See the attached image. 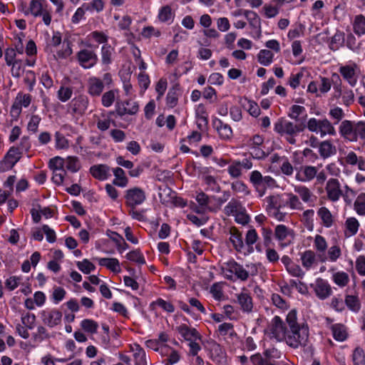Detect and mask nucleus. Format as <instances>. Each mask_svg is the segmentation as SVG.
Here are the masks:
<instances>
[{
	"mask_svg": "<svg viewBox=\"0 0 365 365\" xmlns=\"http://www.w3.org/2000/svg\"><path fill=\"white\" fill-rule=\"evenodd\" d=\"M296 170L297 173L295 178L302 182H310L314 180L318 171L317 168L312 165H303Z\"/></svg>",
	"mask_w": 365,
	"mask_h": 365,
	"instance_id": "nucleus-13",
	"label": "nucleus"
},
{
	"mask_svg": "<svg viewBox=\"0 0 365 365\" xmlns=\"http://www.w3.org/2000/svg\"><path fill=\"white\" fill-rule=\"evenodd\" d=\"M345 225L347 230L349 232L350 235H354L356 234L359 230V223L355 217L348 218L346 220Z\"/></svg>",
	"mask_w": 365,
	"mask_h": 365,
	"instance_id": "nucleus-55",
	"label": "nucleus"
},
{
	"mask_svg": "<svg viewBox=\"0 0 365 365\" xmlns=\"http://www.w3.org/2000/svg\"><path fill=\"white\" fill-rule=\"evenodd\" d=\"M319 153L322 158L326 159L335 155L336 148L329 140H324L319 144Z\"/></svg>",
	"mask_w": 365,
	"mask_h": 365,
	"instance_id": "nucleus-22",
	"label": "nucleus"
},
{
	"mask_svg": "<svg viewBox=\"0 0 365 365\" xmlns=\"http://www.w3.org/2000/svg\"><path fill=\"white\" fill-rule=\"evenodd\" d=\"M317 214L322 220V222L325 227H329L332 225V215L327 207H320L317 212Z\"/></svg>",
	"mask_w": 365,
	"mask_h": 365,
	"instance_id": "nucleus-37",
	"label": "nucleus"
},
{
	"mask_svg": "<svg viewBox=\"0 0 365 365\" xmlns=\"http://www.w3.org/2000/svg\"><path fill=\"white\" fill-rule=\"evenodd\" d=\"M113 48L108 43L103 44L101 47V61L102 63L108 65L112 62V56Z\"/></svg>",
	"mask_w": 365,
	"mask_h": 365,
	"instance_id": "nucleus-39",
	"label": "nucleus"
},
{
	"mask_svg": "<svg viewBox=\"0 0 365 365\" xmlns=\"http://www.w3.org/2000/svg\"><path fill=\"white\" fill-rule=\"evenodd\" d=\"M131 349L133 351L135 365H147L148 361L144 349L138 344H134Z\"/></svg>",
	"mask_w": 365,
	"mask_h": 365,
	"instance_id": "nucleus-24",
	"label": "nucleus"
},
{
	"mask_svg": "<svg viewBox=\"0 0 365 365\" xmlns=\"http://www.w3.org/2000/svg\"><path fill=\"white\" fill-rule=\"evenodd\" d=\"M263 355L265 357L266 360H267V363L273 364L274 365H279L278 361L276 359L281 358L282 353L280 351L275 348H272L265 350L263 352Z\"/></svg>",
	"mask_w": 365,
	"mask_h": 365,
	"instance_id": "nucleus-33",
	"label": "nucleus"
},
{
	"mask_svg": "<svg viewBox=\"0 0 365 365\" xmlns=\"http://www.w3.org/2000/svg\"><path fill=\"white\" fill-rule=\"evenodd\" d=\"M327 198L331 202H336L342 195L339 181L336 178H330L325 187Z\"/></svg>",
	"mask_w": 365,
	"mask_h": 365,
	"instance_id": "nucleus-12",
	"label": "nucleus"
},
{
	"mask_svg": "<svg viewBox=\"0 0 365 365\" xmlns=\"http://www.w3.org/2000/svg\"><path fill=\"white\" fill-rule=\"evenodd\" d=\"M276 186V181L271 176H264L262 181V187L259 189L258 192L262 197L264 195L267 187H274Z\"/></svg>",
	"mask_w": 365,
	"mask_h": 365,
	"instance_id": "nucleus-49",
	"label": "nucleus"
},
{
	"mask_svg": "<svg viewBox=\"0 0 365 365\" xmlns=\"http://www.w3.org/2000/svg\"><path fill=\"white\" fill-rule=\"evenodd\" d=\"M98 263L101 266L106 267L112 272H119L120 271L119 262L115 258H100Z\"/></svg>",
	"mask_w": 365,
	"mask_h": 365,
	"instance_id": "nucleus-31",
	"label": "nucleus"
},
{
	"mask_svg": "<svg viewBox=\"0 0 365 365\" xmlns=\"http://www.w3.org/2000/svg\"><path fill=\"white\" fill-rule=\"evenodd\" d=\"M76 57L79 65L86 69L93 68L98 60L96 53L93 50L88 48L80 50L77 53Z\"/></svg>",
	"mask_w": 365,
	"mask_h": 365,
	"instance_id": "nucleus-7",
	"label": "nucleus"
},
{
	"mask_svg": "<svg viewBox=\"0 0 365 365\" xmlns=\"http://www.w3.org/2000/svg\"><path fill=\"white\" fill-rule=\"evenodd\" d=\"M317 297L320 299H325L331 296L332 289L330 284L324 279L318 278L314 284H311Z\"/></svg>",
	"mask_w": 365,
	"mask_h": 365,
	"instance_id": "nucleus-14",
	"label": "nucleus"
},
{
	"mask_svg": "<svg viewBox=\"0 0 365 365\" xmlns=\"http://www.w3.org/2000/svg\"><path fill=\"white\" fill-rule=\"evenodd\" d=\"M76 265L83 273L87 274L96 269L95 265L87 259H84L81 262H77Z\"/></svg>",
	"mask_w": 365,
	"mask_h": 365,
	"instance_id": "nucleus-52",
	"label": "nucleus"
},
{
	"mask_svg": "<svg viewBox=\"0 0 365 365\" xmlns=\"http://www.w3.org/2000/svg\"><path fill=\"white\" fill-rule=\"evenodd\" d=\"M40 314L43 324L51 328L61 322L62 313L58 309L43 310Z\"/></svg>",
	"mask_w": 365,
	"mask_h": 365,
	"instance_id": "nucleus-11",
	"label": "nucleus"
},
{
	"mask_svg": "<svg viewBox=\"0 0 365 365\" xmlns=\"http://www.w3.org/2000/svg\"><path fill=\"white\" fill-rule=\"evenodd\" d=\"M258 235L255 229H250L247 231L245 236V243L250 247V252L253 251L252 245L257 242Z\"/></svg>",
	"mask_w": 365,
	"mask_h": 365,
	"instance_id": "nucleus-53",
	"label": "nucleus"
},
{
	"mask_svg": "<svg viewBox=\"0 0 365 365\" xmlns=\"http://www.w3.org/2000/svg\"><path fill=\"white\" fill-rule=\"evenodd\" d=\"M174 17V14L172 12L171 7L168 5L163 6L158 14V19L162 22H166L172 20Z\"/></svg>",
	"mask_w": 365,
	"mask_h": 365,
	"instance_id": "nucleus-47",
	"label": "nucleus"
},
{
	"mask_svg": "<svg viewBox=\"0 0 365 365\" xmlns=\"http://www.w3.org/2000/svg\"><path fill=\"white\" fill-rule=\"evenodd\" d=\"M354 365H365V355L364 350L360 347H356L352 354Z\"/></svg>",
	"mask_w": 365,
	"mask_h": 365,
	"instance_id": "nucleus-50",
	"label": "nucleus"
},
{
	"mask_svg": "<svg viewBox=\"0 0 365 365\" xmlns=\"http://www.w3.org/2000/svg\"><path fill=\"white\" fill-rule=\"evenodd\" d=\"M230 240L237 252H241L244 248L242 233L235 227L230 229Z\"/></svg>",
	"mask_w": 365,
	"mask_h": 365,
	"instance_id": "nucleus-23",
	"label": "nucleus"
},
{
	"mask_svg": "<svg viewBox=\"0 0 365 365\" xmlns=\"http://www.w3.org/2000/svg\"><path fill=\"white\" fill-rule=\"evenodd\" d=\"M81 326L82 329L87 332L94 334L97 332V329L98 328V324L96 322L92 319H83L81 323Z\"/></svg>",
	"mask_w": 365,
	"mask_h": 365,
	"instance_id": "nucleus-48",
	"label": "nucleus"
},
{
	"mask_svg": "<svg viewBox=\"0 0 365 365\" xmlns=\"http://www.w3.org/2000/svg\"><path fill=\"white\" fill-rule=\"evenodd\" d=\"M273 57V53L267 49L261 50L257 55L259 63L264 66H267L272 63Z\"/></svg>",
	"mask_w": 365,
	"mask_h": 365,
	"instance_id": "nucleus-36",
	"label": "nucleus"
},
{
	"mask_svg": "<svg viewBox=\"0 0 365 365\" xmlns=\"http://www.w3.org/2000/svg\"><path fill=\"white\" fill-rule=\"evenodd\" d=\"M243 15L248 20L250 24L255 28L259 26L260 20L258 15L252 11L244 10Z\"/></svg>",
	"mask_w": 365,
	"mask_h": 365,
	"instance_id": "nucleus-51",
	"label": "nucleus"
},
{
	"mask_svg": "<svg viewBox=\"0 0 365 365\" xmlns=\"http://www.w3.org/2000/svg\"><path fill=\"white\" fill-rule=\"evenodd\" d=\"M126 106L123 108H119L117 112L118 114L120 116L124 115L125 114L134 115L138 111V103L134 101H127L125 102Z\"/></svg>",
	"mask_w": 365,
	"mask_h": 365,
	"instance_id": "nucleus-32",
	"label": "nucleus"
},
{
	"mask_svg": "<svg viewBox=\"0 0 365 365\" xmlns=\"http://www.w3.org/2000/svg\"><path fill=\"white\" fill-rule=\"evenodd\" d=\"M333 336L335 340L344 341L347 338V332L344 325L341 324H335L331 327Z\"/></svg>",
	"mask_w": 365,
	"mask_h": 365,
	"instance_id": "nucleus-28",
	"label": "nucleus"
},
{
	"mask_svg": "<svg viewBox=\"0 0 365 365\" xmlns=\"http://www.w3.org/2000/svg\"><path fill=\"white\" fill-rule=\"evenodd\" d=\"M213 126L217 130L221 139L229 140L232 138V130L228 124L224 123L220 119H215L213 120Z\"/></svg>",
	"mask_w": 365,
	"mask_h": 365,
	"instance_id": "nucleus-18",
	"label": "nucleus"
},
{
	"mask_svg": "<svg viewBox=\"0 0 365 365\" xmlns=\"http://www.w3.org/2000/svg\"><path fill=\"white\" fill-rule=\"evenodd\" d=\"M205 183L209 186L210 189L214 192H219L220 191V186L217 184L215 178L211 175L203 176Z\"/></svg>",
	"mask_w": 365,
	"mask_h": 365,
	"instance_id": "nucleus-62",
	"label": "nucleus"
},
{
	"mask_svg": "<svg viewBox=\"0 0 365 365\" xmlns=\"http://www.w3.org/2000/svg\"><path fill=\"white\" fill-rule=\"evenodd\" d=\"M72 93V88L61 86L58 91V98L61 101L66 102L71 98Z\"/></svg>",
	"mask_w": 365,
	"mask_h": 365,
	"instance_id": "nucleus-61",
	"label": "nucleus"
},
{
	"mask_svg": "<svg viewBox=\"0 0 365 365\" xmlns=\"http://www.w3.org/2000/svg\"><path fill=\"white\" fill-rule=\"evenodd\" d=\"M344 34L341 31H336L335 34L331 37L329 48L332 51H336L344 44Z\"/></svg>",
	"mask_w": 365,
	"mask_h": 365,
	"instance_id": "nucleus-38",
	"label": "nucleus"
},
{
	"mask_svg": "<svg viewBox=\"0 0 365 365\" xmlns=\"http://www.w3.org/2000/svg\"><path fill=\"white\" fill-rule=\"evenodd\" d=\"M286 195L287 197L286 203H287L291 210H302V203L297 195L292 193H287Z\"/></svg>",
	"mask_w": 365,
	"mask_h": 365,
	"instance_id": "nucleus-42",
	"label": "nucleus"
},
{
	"mask_svg": "<svg viewBox=\"0 0 365 365\" xmlns=\"http://www.w3.org/2000/svg\"><path fill=\"white\" fill-rule=\"evenodd\" d=\"M345 163L351 166L357 165L361 171H365V158L357 156L354 151L349 152L344 158Z\"/></svg>",
	"mask_w": 365,
	"mask_h": 365,
	"instance_id": "nucleus-19",
	"label": "nucleus"
},
{
	"mask_svg": "<svg viewBox=\"0 0 365 365\" xmlns=\"http://www.w3.org/2000/svg\"><path fill=\"white\" fill-rule=\"evenodd\" d=\"M262 178L263 176L258 170H254L250 174V182L253 184L257 192L262 187Z\"/></svg>",
	"mask_w": 365,
	"mask_h": 365,
	"instance_id": "nucleus-58",
	"label": "nucleus"
},
{
	"mask_svg": "<svg viewBox=\"0 0 365 365\" xmlns=\"http://www.w3.org/2000/svg\"><path fill=\"white\" fill-rule=\"evenodd\" d=\"M126 257L128 260L135 262L139 264H143L145 263V258L139 250H133L128 252L126 255Z\"/></svg>",
	"mask_w": 365,
	"mask_h": 365,
	"instance_id": "nucleus-57",
	"label": "nucleus"
},
{
	"mask_svg": "<svg viewBox=\"0 0 365 365\" xmlns=\"http://www.w3.org/2000/svg\"><path fill=\"white\" fill-rule=\"evenodd\" d=\"M244 207L242 205V203L236 200L232 199L228 204L224 208V212L226 215L235 216L237 212H240Z\"/></svg>",
	"mask_w": 365,
	"mask_h": 365,
	"instance_id": "nucleus-30",
	"label": "nucleus"
},
{
	"mask_svg": "<svg viewBox=\"0 0 365 365\" xmlns=\"http://www.w3.org/2000/svg\"><path fill=\"white\" fill-rule=\"evenodd\" d=\"M359 67L356 63H352L349 65L341 66L339 68V72L344 78L351 86L354 87L356 85L358 80L357 71Z\"/></svg>",
	"mask_w": 365,
	"mask_h": 365,
	"instance_id": "nucleus-8",
	"label": "nucleus"
},
{
	"mask_svg": "<svg viewBox=\"0 0 365 365\" xmlns=\"http://www.w3.org/2000/svg\"><path fill=\"white\" fill-rule=\"evenodd\" d=\"M22 153L15 146L9 148L4 159L0 162V169L3 170L11 169L16 163L21 158Z\"/></svg>",
	"mask_w": 365,
	"mask_h": 365,
	"instance_id": "nucleus-9",
	"label": "nucleus"
},
{
	"mask_svg": "<svg viewBox=\"0 0 365 365\" xmlns=\"http://www.w3.org/2000/svg\"><path fill=\"white\" fill-rule=\"evenodd\" d=\"M305 127L303 122L293 123L282 118L274 123V130L281 135H296L303 131Z\"/></svg>",
	"mask_w": 365,
	"mask_h": 365,
	"instance_id": "nucleus-3",
	"label": "nucleus"
},
{
	"mask_svg": "<svg viewBox=\"0 0 365 365\" xmlns=\"http://www.w3.org/2000/svg\"><path fill=\"white\" fill-rule=\"evenodd\" d=\"M287 329L288 327L285 326L282 319L278 316H275L272 319L268 327L270 337L274 338L277 341H284Z\"/></svg>",
	"mask_w": 365,
	"mask_h": 365,
	"instance_id": "nucleus-5",
	"label": "nucleus"
},
{
	"mask_svg": "<svg viewBox=\"0 0 365 365\" xmlns=\"http://www.w3.org/2000/svg\"><path fill=\"white\" fill-rule=\"evenodd\" d=\"M125 204L129 207H136L146 200L145 191L138 187H134L125 191Z\"/></svg>",
	"mask_w": 365,
	"mask_h": 365,
	"instance_id": "nucleus-6",
	"label": "nucleus"
},
{
	"mask_svg": "<svg viewBox=\"0 0 365 365\" xmlns=\"http://www.w3.org/2000/svg\"><path fill=\"white\" fill-rule=\"evenodd\" d=\"M87 92L93 97H98L104 89L103 81L96 76L90 77L87 81Z\"/></svg>",
	"mask_w": 365,
	"mask_h": 365,
	"instance_id": "nucleus-15",
	"label": "nucleus"
},
{
	"mask_svg": "<svg viewBox=\"0 0 365 365\" xmlns=\"http://www.w3.org/2000/svg\"><path fill=\"white\" fill-rule=\"evenodd\" d=\"M237 302L245 312H251L253 308L252 299L247 292H241L237 295Z\"/></svg>",
	"mask_w": 365,
	"mask_h": 365,
	"instance_id": "nucleus-21",
	"label": "nucleus"
},
{
	"mask_svg": "<svg viewBox=\"0 0 365 365\" xmlns=\"http://www.w3.org/2000/svg\"><path fill=\"white\" fill-rule=\"evenodd\" d=\"M339 133L346 139L352 142L356 141L355 124L351 121L348 120L342 121L339 127Z\"/></svg>",
	"mask_w": 365,
	"mask_h": 365,
	"instance_id": "nucleus-16",
	"label": "nucleus"
},
{
	"mask_svg": "<svg viewBox=\"0 0 365 365\" xmlns=\"http://www.w3.org/2000/svg\"><path fill=\"white\" fill-rule=\"evenodd\" d=\"M43 0H31L29 10L24 11L25 15L31 13L34 16L42 14V1Z\"/></svg>",
	"mask_w": 365,
	"mask_h": 365,
	"instance_id": "nucleus-41",
	"label": "nucleus"
},
{
	"mask_svg": "<svg viewBox=\"0 0 365 365\" xmlns=\"http://www.w3.org/2000/svg\"><path fill=\"white\" fill-rule=\"evenodd\" d=\"M301 259L303 267L309 269L315 261V254L312 250H307L302 254Z\"/></svg>",
	"mask_w": 365,
	"mask_h": 365,
	"instance_id": "nucleus-43",
	"label": "nucleus"
},
{
	"mask_svg": "<svg viewBox=\"0 0 365 365\" xmlns=\"http://www.w3.org/2000/svg\"><path fill=\"white\" fill-rule=\"evenodd\" d=\"M294 190L299 195L302 200L306 203L313 202L316 199V197L312 191L306 186L296 185L294 186Z\"/></svg>",
	"mask_w": 365,
	"mask_h": 365,
	"instance_id": "nucleus-25",
	"label": "nucleus"
},
{
	"mask_svg": "<svg viewBox=\"0 0 365 365\" xmlns=\"http://www.w3.org/2000/svg\"><path fill=\"white\" fill-rule=\"evenodd\" d=\"M353 29L354 33L358 36L365 34V17L363 15L355 16Z\"/></svg>",
	"mask_w": 365,
	"mask_h": 365,
	"instance_id": "nucleus-34",
	"label": "nucleus"
},
{
	"mask_svg": "<svg viewBox=\"0 0 365 365\" xmlns=\"http://www.w3.org/2000/svg\"><path fill=\"white\" fill-rule=\"evenodd\" d=\"M281 196L279 195H270L266 198L267 202V210L269 212H271L272 210L279 209V200Z\"/></svg>",
	"mask_w": 365,
	"mask_h": 365,
	"instance_id": "nucleus-54",
	"label": "nucleus"
},
{
	"mask_svg": "<svg viewBox=\"0 0 365 365\" xmlns=\"http://www.w3.org/2000/svg\"><path fill=\"white\" fill-rule=\"evenodd\" d=\"M90 173L93 178L99 180H105L110 175V168L105 164L91 166Z\"/></svg>",
	"mask_w": 365,
	"mask_h": 365,
	"instance_id": "nucleus-17",
	"label": "nucleus"
},
{
	"mask_svg": "<svg viewBox=\"0 0 365 365\" xmlns=\"http://www.w3.org/2000/svg\"><path fill=\"white\" fill-rule=\"evenodd\" d=\"M292 233V230L284 225H277L274 230V236L279 241L284 240Z\"/></svg>",
	"mask_w": 365,
	"mask_h": 365,
	"instance_id": "nucleus-40",
	"label": "nucleus"
},
{
	"mask_svg": "<svg viewBox=\"0 0 365 365\" xmlns=\"http://www.w3.org/2000/svg\"><path fill=\"white\" fill-rule=\"evenodd\" d=\"M197 125L200 130H203L207 125V114L203 105L200 104L196 109Z\"/></svg>",
	"mask_w": 365,
	"mask_h": 365,
	"instance_id": "nucleus-26",
	"label": "nucleus"
},
{
	"mask_svg": "<svg viewBox=\"0 0 365 365\" xmlns=\"http://www.w3.org/2000/svg\"><path fill=\"white\" fill-rule=\"evenodd\" d=\"M334 282L340 287H346L349 282V277L345 272H337L332 275Z\"/></svg>",
	"mask_w": 365,
	"mask_h": 365,
	"instance_id": "nucleus-35",
	"label": "nucleus"
},
{
	"mask_svg": "<svg viewBox=\"0 0 365 365\" xmlns=\"http://www.w3.org/2000/svg\"><path fill=\"white\" fill-rule=\"evenodd\" d=\"M88 103L89 101L88 97L83 95L78 96L72 101L74 111L80 114L85 112Z\"/></svg>",
	"mask_w": 365,
	"mask_h": 365,
	"instance_id": "nucleus-27",
	"label": "nucleus"
},
{
	"mask_svg": "<svg viewBox=\"0 0 365 365\" xmlns=\"http://www.w3.org/2000/svg\"><path fill=\"white\" fill-rule=\"evenodd\" d=\"M230 197V193L229 191H224L222 196L220 197H212L217 202V206L216 207H207V209L211 212H217L220 209L222 205L229 200Z\"/></svg>",
	"mask_w": 365,
	"mask_h": 365,
	"instance_id": "nucleus-59",
	"label": "nucleus"
},
{
	"mask_svg": "<svg viewBox=\"0 0 365 365\" xmlns=\"http://www.w3.org/2000/svg\"><path fill=\"white\" fill-rule=\"evenodd\" d=\"M345 303L351 311L357 312L360 309V302L357 296L346 295L345 297Z\"/></svg>",
	"mask_w": 365,
	"mask_h": 365,
	"instance_id": "nucleus-44",
	"label": "nucleus"
},
{
	"mask_svg": "<svg viewBox=\"0 0 365 365\" xmlns=\"http://www.w3.org/2000/svg\"><path fill=\"white\" fill-rule=\"evenodd\" d=\"M31 96L30 94H24L19 93L15 101L11 108V115L12 117L18 118L21 113L22 107H28L31 102Z\"/></svg>",
	"mask_w": 365,
	"mask_h": 365,
	"instance_id": "nucleus-10",
	"label": "nucleus"
},
{
	"mask_svg": "<svg viewBox=\"0 0 365 365\" xmlns=\"http://www.w3.org/2000/svg\"><path fill=\"white\" fill-rule=\"evenodd\" d=\"M178 333L187 341L200 339L201 336L195 328H190L186 324H181L176 328Z\"/></svg>",
	"mask_w": 365,
	"mask_h": 365,
	"instance_id": "nucleus-20",
	"label": "nucleus"
},
{
	"mask_svg": "<svg viewBox=\"0 0 365 365\" xmlns=\"http://www.w3.org/2000/svg\"><path fill=\"white\" fill-rule=\"evenodd\" d=\"M151 305H158L163 310L169 313H173L175 311V307L170 302H166L161 298H159L156 301L153 302Z\"/></svg>",
	"mask_w": 365,
	"mask_h": 365,
	"instance_id": "nucleus-64",
	"label": "nucleus"
},
{
	"mask_svg": "<svg viewBox=\"0 0 365 365\" xmlns=\"http://www.w3.org/2000/svg\"><path fill=\"white\" fill-rule=\"evenodd\" d=\"M65 160L61 157H55L51 158L49 161V168L53 171H58V170H64Z\"/></svg>",
	"mask_w": 365,
	"mask_h": 365,
	"instance_id": "nucleus-60",
	"label": "nucleus"
},
{
	"mask_svg": "<svg viewBox=\"0 0 365 365\" xmlns=\"http://www.w3.org/2000/svg\"><path fill=\"white\" fill-rule=\"evenodd\" d=\"M246 267L247 269L235 260H230L225 263L222 267V271L225 277L229 280L234 281L235 275L237 279L241 281H246L249 278L250 274L255 276L258 272L257 267L255 264H247Z\"/></svg>",
	"mask_w": 365,
	"mask_h": 365,
	"instance_id": "nucleus-2",
	"label": "nucleus"
},
{
	"mask_svg": "<svg viewBox=\"0 0 365 365\" xmlns=\"http://www.w3.org/2000/svg\"><path fill=\"white\" fill-rule=\"evenodd\" d=\"M66 168L72 173H76L81 168V164L77 157L68 156L65 160Z\"/></svg>",
	"mask_w": 365,
	"mask_h": 365,
	"instance_id": "nucleus-46",
	"label": "nucleus"
},
{
	"mask_svg": "<svg viewBox=\"0 0 365 365\" xmlns=\"http://www.w3.org/2000/svg\"><path fill=\"white\" fill-rule=\"evenodd\" d=\"M115 179L113 180V185L125 187L128 182L124 170L120 168H116L113 170Z\"/></svg>",
	"mask_w": 365,
	"mask_h": 365,
	"instance_id": "nucleus-29",
	"label": "nucleus"
},
{
	"mask_svg": "<svg viewBox=\"0 0 365 365\" xmlns=\"http://www.w3.org/2000/svg\"><path fill=\"white\" fill-rule=\"evenodd\" d=\"M354 206L358 215H365V193H361L358 195Z\"/></svg>",
	"mask_w": 365,
	"mask_h": 365,
	"instance_id": "nucleus-45",
	"label": "nucleus"
},
{
	"mask_svg": "<svg viewBox=\"0 0 365 365\" xmlns=\"http://www.w3.org/2000/svg\"><path fill=\"white\" fill-rule=\"evenodd\" d=\"M314 247L319 252H324L327 249V243L325 238L319 235H317L314 242Z\"/></svg>",
	"mask_w": 365,
	"mask_h": 365,
	"instance_id": "nucleus-56",
	"label": "nucleus"
},
{
	"mask_svg": "<svg viewBox=\"0 0 365 365\" xmlns=\"http://www.w3.org/2000/svg\"><path fill=\"white\" fill-rule=\"evenodd\" d=\"M297 311L292 309L288 313L286 318L288 329L284 341L293 349L305 346L309 339V327L304 324H299L297 322Z\"/></svg>",
	"mask_w": 365,
	"mask_h": 365,
	"instance_id": "nucleus-1",
	"label": "nucleus"
},
{
	"mask_svg": "<svg viewBox=\"0 0 365 365\" xmlns=\"http://www.w3.org/2000/svg\"><path fill=\"white\" fill-rule=\"evenodd\" d=\"M307 128L312 132L319 133L321 137H324L327 134L334 135L336 133L334 126L327 118L322 120L310 118L307 122Z\"/></svg>",
	"mask_w": 365,
	"mask_h": 365,
	"instance_id": "nucleus-4",
	"label": "nucleus"
},
{
	"mask_svg": "<svg viewBox=\"0 0 365 365\" xmlns=\"http://www.w3.org/2000/svg\"><path fill=\"white\" fill-rule=\"evenodd\" d=\"M11 75L13 77L19 78L24 71L22 61H16L11 63Z\"/></svg>",
	"mask_w": 365,
	"mask_h": 365,
	"instance_id": "nucleus-63",
	"label": "nucleus"
}]
</instances>
